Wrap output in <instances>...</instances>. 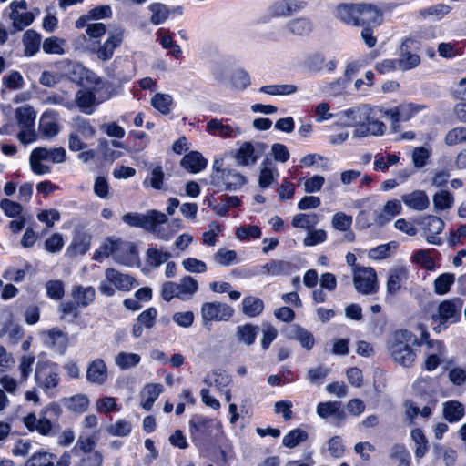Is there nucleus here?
Masks as SVG:
<instances>
[{
  "mask_svg": "<svg viewBox=\"0 0 466 466\" xmlns=\"http://www.w3.org/2000/svg\"><path fill=\"white\" fill-rule=\"evenodd\" d=\"M337 17L352 26H380L383 22L382 10L373 4L342 3L337 6Z\"/></svg>",
  "mask_w": 466,
  "mask_h": 466,
  "instance_id": "obj_1",
  "label": "nucleus"
},
{
  "mask_svg": "<svg viewBox=\"0 0 466 466\" xmlns=\"http://www.w3.org/2000/svg\"><path fill=\"white\" fill-rule=\"evenodd\" d=\"M415 334L408 329L395 330L388 341V351L390 358L398 364L410 368L416 360L413 345H420Z\"/></svg>",
  "mask_w": 466,
  "mask_h": 466,
  "instance_id": "obj_2",
  "label": "nucleus"
},
{
  "mask_svg": "<svg viewBox=\"0 0 466 466\" xmlns=\"http://www.w3.org/2000/svg\"><path fill=\"white\" fill-rule=\"evenodd\" d=\"M122 220L130 227L151 232L161 239L168 240L173 236L172 232L161 227L167 222V216L156 209L148 210L146 214L128 212L122 217Z\"/></svg>",
  "mask_w": 466,
  "mask_h": 466,
  "instance_id": "obj_3",
  "label": "nucleus"
},
{
  "mask_svg": "<svg viewBox=\"0 0 466 466\" xmlns=\"http://www.w3.org/2000/svg\"><path fill=\"white\" fill-rule=\"evenodd\" d=\"M215 420L201 414H194L188 421L189 436L197 448L208 446L213 440Z\"/></svg>",
  "mask_w": 466,
  "mask_h": 466,
  "instance_id": "obj_4",
  "label": "nucleus"
},
{
  "mask_svg": "<svg viewBox=\"0 0 466 466\" xmlns=\"http://www.w3.org/2000/svg\"><path fill=\"white\" fill-rule=\"evenodd\" d=\"M463 300L461 298H453L445 299L438 305L437 313L432 316L434 321H438L439 325L434 327L435 331H440L441 325L455 324L461 319V309Z\"/></svg>",
  "mask_w": 466,
  "mask_h": 466,
  "instance_id": "obj_5",
  "label": "nucleus"
},
{
  "mask_svg": "<svg viewBox=\"0 0 466 466\" xmlns=\"http://www.w3.org/2000/svg\"><path fill=\"white\" fill-rule=\"evenodd\" d=\"M247 183V177L238 171L231 168L225 169L219 175H211V185L217 191H236Z\"/></svg>",
  "mask_w": 466,
  "mask_h": 466,
  "instance_id": "obj_6",
  "label": "nucleus"
},
{
  "mask_svg": "<svg viewBox=\"0 0 466 466\" xmlns=\"http://www.w3.org/2000/svg\"><path fill=\"white\" fill-rule=\"evenodd\" d=\"M56 364L50 361H38L35 371V380L38 387L44 390L56 388L60 381Z\"/></svg>",
  "mask_w": 466,
  "mask_h": 466,
  "instance_id": "obj_7",
  "label": "nucleus"
},
{
  "mask_svg": "<svg viewBox=\"0 0 466 466\" xmlns=\"http://www.w3.org/2000/svg\"><path fill=\"white\" fill-rule=\"evenodd\" d=\"M234 314L231 306L218 301L205 302L201 306V316L204 325L212 321H228Z\"/></svg>",
  "mask_w": 466,
  "mask_h": 466,
  "instance_id": "obj_8",
  "label": "nucleus"
},
{
  "mask_svg": "<svg viewBox=\"0 0 466 466\" xmlns=\"http://www.w3.org/2000/svg\"><path fill=\"white\" fill-rule=\"evenodd\" d=\"M353 283L357 291L364 295L376 293L379 289L376 271L370 267L357 268L353 275Z\"/></svg>",
  "mask_w": 466,
  "mask_h": 466,
  "instance_id": "obj_9",
  "label": "nucleus"
},
{
  "mask_svg": "<svg viewBox=\"0 0 466 466\" xmlns=\"http://www.w3.org/2000/svg\"><path fill=\"white\" fill-rule=\"evenodd\" d=\"M106 76L120 85L127 83L135 76L134 66L127 57L117 56L106 68Z\"/></svg>",
  "mask_w": 466,
  "mask_h": 466,
  "instance_id": "obj_10",
  "label": "nucleus"
},
{
  "mask_svg": "<svg viewBox=\"0 0 466 466\" xmlns=\"http://www.w3.org/2000/svg\"><path fill=\"white\" fill-rule=\"evenodd\" d=\"M123 41L124 30L117 28L109 35L102 45L97 41L98 46L96 48L93 46L91 51L96 55L99 60L108 61L113 57L115 50L122 45Z\"/></svg>",
  "mask_w": 466,
  "mask_h": 466,
  "instance_id": "obj_11",
  "label": "nucleus"
},
{
  "mask_svg": "<svg viewBox=\"0 0 466 466\" xmlns=\"http://www.w3.org/2000/svg\"><path fill=\"white\" fill-rule=\"evenodd\" d=\"M346 115L352 120H357V118H359V122L365 120L367 125H369L370 135L382 136L386 131V125L382 121L377 120L371 116L370 108H350L346 110Z\"/></svg>",
  "mask_w": 466,
  "mask_h": 466,
  "instance_id": "obj_12",
  "label": "nucleus"
},
{
  "mask_svg": "<svg viewBox=\"0 0 466 466\" xmlns=\"http://www.w3.org/2000/svg\"><path fill=\"white\" fill-rule=\"evenodd\" d=\"M257 147L258 150L251 142H244L235 154L238 164L243 167L254 165L262 156L267 145L257 143Z\"/></svg>",
  "mask_w": 466,
  "mask_h": 466,
  "instance_id": "obj_13",
  "label": "nucleus"
},
{
  "mask_svg": "<svg viewBox=\"0 0 466 466\" xmlns=\"http://www.w3.org/2000/svg\"><path fill=\"white\" fill-rule=\"evenodd\" d=\"M10 7L12 9V12L10 13V19L13 21L12 25L15 31H22L34 22L35 16L31 12H18V9H27V3L25 0L13 1L10 4Z\"/></svg>",
  "mask_w": 466,
  "mask_h": 466,
  "instance_id": "obj_14",
  "label": "nucleus"
},
{
  "mask_svg": "<svg viewBox=\"0 0 466 466\" xmlns=\"http://www.w3.org/2000/svg\"><path fill=\"white\" fill-rule=\"evenodd\" d=\"M445 143L448 146H454L466 141V127H457L451 129L445 136ZM456 166L459 168H466V148L461 151L456 157Z\"/></svg>",
  "mask_w": 466,
  "mask_h": 466,
  "instance_id": "obj_15",
  "label": "nucleus"
},
{
  "mask_svg": "<svg viewBox=\"0 0 466 466\" xmlns=\"http://www.w3.org/2000/svg\"><path fill=\"white\" fill-rule=\"evenodd\" d=\"M46 334V343L60 355H64L69 345V338L66 332L62 331L58 327H54L45 332Z\"/></svg>",
  "mask_w": 466,
  "mask_h": 466,
  "instance_id": "obj_16",
  "label": "nucleus"
},
{
  "mask_svg": "<svg viewBox=\"0 0 466 466\" xmlns=\"http://www.w3.org/2000/svg\"><path fill=\"white\" fill-rule=\"evenodd\" d=\"M23 423L30 432L37 431L42 436H49L53 429V424L46 416L40 415V418L37 420L34 412L25 416Z\"/></svg>",
  "mask_w": 466,
  "mask_h": 466,
  "instance_id": "obj_17",
  "label": "nucleus"
},
{
  "mask_svg": "<svg viewBox=\"0 0 466 466\" xmlns=\"http://www.w3.org/2000/svg\"><path fill=\"white\" fill-rule=\"evenodd\" d=\"M208 160L198 151H190L180 160V167L191 174L201 172L207 167Z\"/></svg>",
  "mask_w": 466,
  "mask_h": 466,
  "instance_id": "obj_18",
  "label": "nucleus"
},
{
  "mask_svg": "<svg viewBox=\"0 0 466 466\" xmlns=\"http://www.w3.org/2000/svg\"><path fill=\"white\" fill-rule=\"evenodd\" d=\"M113 147H123V143L117 140L108 141L106 138H99L96 153L100 155V159L104 162L113 163L122 157V152L114 150Z\"/></svg>",
  "mask_w": 466,
  "mask_h": 466,
  "instance_id": "obj_19",
  "label": "nucleus"
},
{
  "mask_svg": "<svg viewBox=\"0 0 466 466\" xmlns=\"http://www.w3.org/2000/svg\"><path fill=\"white\" fill-rule=\"evenodd\" d=\"M86 380L90 383L102 385L107 380V368L102 359L92 360L86 370Z\"/></svg>",
  "mask_w": 466,
  "mask_h": 466,
  "instance_id": "obj_20",
  "label": "nucleus"
},
{
  "mask_svg": "<svg viewBox=\"0 0 466 466\" xmlns=\"http://www.w3.org/2000/svg\"><path fill=\"white\" fill-rule=\"evenodd\" d=\"M76 104L79 110L86 115H91L96 110V97L92 89H80L76 95Z\"/></svg>",
  "mask_w": 466,
  "mask_h": 466,
  "instance_id": "obj_21",
  "label": "nucleus"
},
{
  "mask_svg": "<svg viewBox=\"0 0 466 466\" xmlns=\"http://www.w3.org/2000/svg\"><path fill=\"white\" fill-rule=\"evenodd\" d=\"M408 279V270L404 267H397L390 270L387 279V294L395 295L401 289L402 283Z\"/></svg>",
  "mask_w": 466,
  "mask_h": 466,
  "instance_id": "obj_22",
  "label": "nucleus"
},
{
  "mask_svg": "<svg viewBox=\"0 0 466 466\" xmlns=\"http://www.w3.org/2000/svg\"><path fill=\"white\" fill-rule=\"evenodd\" d=\"M317 414L322 419L332 416L339 421L346 419V413L339 401L319 402L317 405Z\"/></svg>",
  "mask_w": 466,
  "mask_h": 466,
  "instance_id": "obj_23",
  "label": "nucleus"
},
{
  "mask_svg": "<svg viewBox=\"0 0 466 466\" xmlns=\"http://www.w3.org/2000/svg\"><path fill=\"white\" fill-rule=\"evenodd\" d=\"M61 402L66 410L77 415L86 412L90 404L88 397L81 393L65 397L61 399Z\"/></svg>",
  "mask_w": 466,
  "mask_h": 466,
  "instance_id": "obj_24",
  "label": "nucleus"
},
{
  "mask_svg": "<svg viewBox=\"0 0 466 466\" xmlns=\"http://www.w3.org/2000/svg\"><path fill=\"white\" fill-rule=\"evenodd\" d=\"M163 390V385L160 383L146 384L141 391V397L143 399L141 407L147 411L150 410Z\"/></svg>",
  "mask_w": 466,
  "mask_h": 466,
  "instance_id": "obj_25",
  "label": "nucleus"
},
{
  "mask_svg": "<svg viewBox=\"0 0 466 466\" xmlns=\"http://www.w3.org/2000/svg\"><path fill=\"white\" fill-rule=\"evenodd\" d=\"M306 66L310 71L319 72L326 68L328 72H333L337 67L335 59L325 63V57L320 53H314L306 58Z\"/></svg>",
  "mask_w": 466,
  "mask_h": 466,
  "instance_id": "obj_26",
  "label": "nucleus"
},
{
  "mask_svg": "<svg viewBox=\"0 0 466 466\" xmlns=\"http://www.w3.org/2000/svg\"><path fill=\"white\" fill-rule=\"evenodd\" d=\"M464 415L465 408L461 402L451 400L443 403V417L448 422H458Z\"/></svg>",
  "mask_w": 466,
  "mask_h": 466,
  "instance_id": "obj_27",
  "label": "nucleus"
},
{
  "mask_svg": "<svg viewBox=\"0 0 466 466\" xmlns=\"http://www.w3.org/2000/svg\"><path fill=\"white\" fill-rule=\"evenodd\" d=\"M401 199L407 207L419 211L426 209L430 204L427 194L421 190L405 194Z\"/></svg>",
  "mask_w": 466,
  "mask_h": 466,
  "instance_id": "obj_28",
  "label": "nucleus"
},
{
  "mask_svg": "<svg viewBox=\"0 0 466 466\" xmlns=\"http://www.w3.org/2000/svg\"><path fill=\"white\" fill-rule=\"evenodd\" d=\"M91 236L85 232L77 233L67 248V251L73 255H85L90 248Z\"/></svg>",
  "mask_w": 466,
  "mask_h": 466,
  "instance_id": "obj_29",
  "label": "nucleus"
},
{
  "mask_svg": "<svg viewBox=\"0 0 466 466\" xmlns=\"http://www.w3.org/2000/svg\"><path fill=\"white\" fill-rule=\"evenodd\" d=\"M107 280L114 283L119 290H130L135 281L134 278L129 275L122 274L115 268H107L106 270Z\"/></svg>",
  "mask_w": 466,
  "mask_h": 466,
  "instance_id": "obj_30",
  "label": "nucleus"
},
{
  "mask_svg": "<svg viewBox=\"0 0 466 466\" xmlns=\"http://www.w3.org/2000/svg\"><path fill=\"white\" fill-rule=\"evenodd\" d=\"M258 332L259 327L258 325L246 323L237 327L236 337L239 342L246 346H251L255 343Z\"/></svg>",
  "mask_w": 466,
  "mask_h": 466,
  "instance_id": "obj_31",
  "label": "nucleus"
},
{
  "mask_svg": "<svg viewBox=\"0 0 466 466\" xmlns=\"http://www.w3.org/2000/svg\"><path fill=\"white\" fill-rule=\"evenodd\" d=\"M23 44L25 46L24 54L25 56H35L40 49L41 35L35 30L28 29L24 33Z\"/></svg>",
  "mask_w": 466,
  "mask_h": 466,
  "instance_id": "obj_32",
  "label": "nucleus"
},
{
  "mask_svg": "<svg viewBox=\"0 0 466 466\" xmlns=\"http://www.w3.org/2000/svg\"><path fill=\"white\" fill-rule=\"evenodd\" d=\"M72 295L75 301L80 305V308H86L96 299V290L92 286L82 287L80 285L74 287Z\"/></svg>",
  "mask_w": 466,
  "mask_h": 466,
  "instance_id": "obj_33",
  "label": "nucleus"
},
{
  "mask_svg": "<svg viewBox=\"0 0 466 466\" xmlns=\"http://www.w3.org/2000/svg\"><path fill=\"white\" fill-rule=\"evenodd\" d=\"M262 268L264 273L271 276L289 275L293 269V264L285 260L271 259Z\"/></svg>",
  "mask_w": 466,
  "mask_h": 466,
  "instance_id": "obj_34",
  "label": "nucleus"
},
{
  "mask_svg": "<svg viewBox=\"0 0 466 466\" xmlns=\"http://www.w3.org/2000/svg\"><path fill=\"white\" fill-rule=\"evenodd\" d=\"M411 438L415 442L414 455L417 460L423 458L429 451V441L420 428H415L410 432Z\"/></svg>",
  "mask_w": 466,
  "mask_h": 466,
  "instance_id": "obj_35",
  "label": "nucleus"
},
{
  "mask_svg": "<svg viewBox=\"0 0 466 466\" xmlns=\"http://www.w3.org/2000/svg\"><path fill=\"white\" fill-rule=\"evenodd\" d=\"M148 10L151 12L149 21L154 25L164 24L169 17V7L163 3H151Z\"/></svg>",
  "mask_w": 466,
  "mask_h": 466,
  "instance_id": "obj_36",
  "label": "nucleus"
},
{
  "mask_svg": "<svg viewBox=\"0 0 466 466\" xmlns=\"http://www.w3.org/2000/svg\"><path fill=\"white\" fill-rule=\"evenodd\" d=\"M56 454L43 449L34 452L24 466H54Z\"/></svg>",
  "mask_w": 466,
  "mask_h": 466,
  "instance_id": "obj_37",
  "label": "nucleus"
},
{
  "mask_svg": "<svg viewBox=\"0 0 466 466\" xmlns=\"http://www.w3.org/2000/svg\"><path fill=\"white\" fill-rule=\"evenodd\" d=\"M264 309L263 300L259 298L248 296L242 300V312L249 317L258 316Z\"/></svg>",
  "mask_w": 466,
  "mask_h": 466,
  "instance_id": "obj_38",
  "label": "nucleus"
},
{
  "mask_svg": "<svg viewBox=\"0 0 466 466\" xmlns=\"http://www.w3.org/2000/svg\"><path fill=\"white\" fill-rule=\"evenodd\" d=\"M15 117L18 125L22 128L34 127L36 113L34 108L30 106H25L16 108Z\"/></svg>",
  "mask_w": 466,
  "mask_h": 466,
  "instance_id": "obj_39",
  "label": "nucleus"
},
{
  "mask_svg": "<svg viewBox=\"0 0 466 466\" xmlns=\"http://www.w3.org/2000/svg\"><path fill=\"white\" fill-rule=\"evenodd\" d=\"M455 282V274L445 272L439 275L433 283L434 292L437 295H445L450 292L452 285Z\"/></svg>",
  "mask_w": 466,
  "mask_h": 466,
  "instance_id": "obj_40",
  "label": "nucleus"
},
{
  "mask_svg": "<svg viewBox=\"0 0 466 466\" xmlns=\"http://www.w3.org/2000/svg\"><path fill=\"white\" fill-rule=\"evenodd\" d=\"M207 131L215 136H219L223 138L233 137V128L229 125H224L220 120L217 118L210 119L207 123Z\"/></svg>",
  "mask_w": 466,
  "mask_h": 466,
  "instance_id": "obj_41",
  "label": "nucleus"
},
{
  "mask_svg": "<svg viewBox=\"0 0 466 466\" xmlns=\"http://www.w3.org/2000/svg\"><path fill=\"white\" fill-rule=\"evenodd\" d=\"M309 438V434L306 431L296 428L289 431L282 440L283 446L292 449L298 446L300 442L306 441Z\"/></svg>",
  "mask_w": 466,
  "mask_h": 466,
  "instance_id": "obj_42",
  "label": "nucleus"
},
{
  "mask_svg": "<svg viewBox=\"0 0 466 466\" xmlns=\"http://www.w3.org/2000/svg\"><path fill=\"white\" fill-rule=\"evenodd\" d=\"M424 106L415 104H409L406 107H396L391 110V117L394 121H407L410 120L415 114L421 110Z\"/></svg>",
  "mask_w": 466,
  "mask_h": 466,
  "instance_id": "obj_43",
  "label": "nucleus"
},
{
  "mask_svg": "<svg viewBox=\"0 0 466 466\" xmlns=\"http://www.w3.org/2000/svg\"><path fill=\"white\" fill-rule=\"evenodd\" d=\"M289 30L297 35H308L312 31V23L308 18H296L287 25Z\"/></svg>",
  "mask_w": 466,
  "mask_h": 466,
  "instance_id": "obj_44",
  "label": "nucleus"
},
{
  "mask_svg": "<svg viewBox=\"0 0 466 466\" xmlns=\"http://www.w3.org/2000/svg\"><path fill=\"white\" fill-rule=\"evenodd\" d=\"M319 222L317 214L299 213L293 217L291 225L297 228L310 229L314 228Z\"/></svg>",
  "mask_w": 466,
  "mask_h": 466,
  "instance_id": "obj_45",
  "label": "nucleus"
},
{
  "mask_svg": "<svg viewBox=\"0 0 466 466\" xmlns=\"http://www.w3.org/2000/svg\"><path fill=\"white\" fill-rule=\"evenodd\" d=\"M420 225L428 233L440 234L443 230L445 223L440 217L428 215L422 218Z\"/></svg>",
  "mask_w": 466,
  "mask_h": 466,
  "instance_id": "obj_46",
  "label": "nucleus"
},
{
  "mask_svg": "<svg viewBox=\"0 0 466 466\" xmlns=\"http://www.w3.org/2000/svg\"><path fill=\"white\" fill-rule=\"evenodd\" d=\"M261 228L257 225L240 226L236 229V237L241 241L260 238Z\"/></svg>",
  "mask_w": 466,
  "mask_h": 466,
  "instance_id": "obj_47",
  "label": "nucleus"
},
{
  "mask_svg": "<svg viewBox=\"0 0 466 466\" xmlns=\"http://www.w3.org/2000/svg\"><path fill=\"white\" fill-rule=\"evenodd\" d=\"M171 104L172 97L167 94L157 93L153 96L151 100L152 106L163 115H167L170 113Z\"/></svg>",
  "mask_w": 466,
  "mask_h": 466,
  "instance_id": "obj_48",
  "label": "nucleus"
},
{
  "mask_svg": "<svg viewBox=\"0 0 466 466\" xmlns=\"http://www.w3.org/2000/svg\"><path fill=\"white\" fill-rule=\"evenodd\" d=\"M141 357L137 353L120 352L116 357V363L121 370H127L137 366Z\"/></svg>",
  "mask_w": 466,
  "mask_h": 466,
  "instance_id": "obj_49",
  "label": "nucleus"
},
{
  "mask_svg": "<svg viewBox=\"0 0 466 466\" xmlns=\"http://www.w3.org/2000/svg\"><path fill=\"white\" fill-rule=\"evenodd\" d=\"M412 260L414 263L425 268L426 270L433 271L436 268L435 260L429 255L426 250L420 249L415 251L412 255Z\"/></svg>",
  "mask_w": 466,
  "mask_h": 466,
  "instance_id": "obj_50",
  "label": "nucleus"
},
{
  "mask_svg": "<svg viewBox=\"0 0 466 466\" xmlns=\"http://www.w3.org/2000/svg\"><path fill=\"white\" fill-rule=\"evenodd\" d=\"M0 208H2L4 214L7 218H11L22 216V212L24 210V208L20 203L8 198H3L0 201Z\"/></svg>",
  "mask_w": 466,
  "mask_h": 466,
  "instance_id": "obj_51",
  "label": "nucleus"
},
{
  "mask_svg": "<svg viewBox=\"0 0 466 466\" xmlns=\"http://www.w3.org/2000/svg\"><path fill=\"white\" fill-rule=\"evenodd\" d=\"M454 202L453 195L448 190H441L433 196V204L435 208L444 210L451 208Z\"/></svg>",
  "mask_w": 466,
  "mask_h": 466,
  "instance_id": "obj_52",
  "label": "nucleus"
},
{
  "mask_svg": "<svg viewBox=\"0 0 466 466\" xmlns=\"http://www.w3.org/2000/svg\"><path fill=\"white\" fill-rule=\"evenodd\" d=\"M46 296L54 300H60L65 295V286L62 280H48L46 283Z\"/></svg>",
  "mask_w": 466,
  "mask_h": 466,
  "instance_id": "obj_53",
  "label": "nucleus"
},
{
  "mask_svg": "<svg viewBox=\"0 0 466 466\" xmlns=\"http://www.w3.org/2000/svg\"><path fill=\"white\" fill-rule=\"evenodd\" d=\"M262 164L264 167L260 169L258 185L261 188H267L274 181L273 169L268 167V165L271 164L268 157L263 160Z\"/></svg>",
  "mask_w": 466,
  "mask_h": 466,
  "instance_id": "obj_54",
  "label": "nucleus"
},
{
  "mask_svg": "<svg viewBox=\"0 0 466 466\" xmlns=\"http://www.w3.org/2000/svg\"><path fill=\"white\" fill-rule=\"evenodd\" d=\"M352 217L344 212H337L332 217V226L336 230L346 232L352 225Z\"/></svg>",
  "mask_w": 466,
  "mask_h": 466,
  "instance_id": "obj_55",
  "label": "nucleus"
},
{
  "mask_svg": "<svg viewBox=\"0 0 466 466\" xmlns=\"http://www.w3.org/2000/svg\"><path fill=\"white\" fill-rule=\"evenodd\" d=\"M132 425L126 420H117L115 424L107 428V432L112 436L125 437L130 434Z\"/></svg>",
  "mask_w": 466,
  "mask_h": 466,
  "instance_id": "obj_56",
  "label": "nucleus"
},
{
  "mask_svg": "<svg viewBox=\"0 0 466 466\" xmlns=\"http://www.w3.org/2000/svg\"><path fill=\"white\" fill-rule=\"evenodd\" d=\"M232 86L238 90L246 89L251 83L248 73L243 69L235 71L230 78Z\"/></svg>",
  "mask_w": 466,
  "mask_h": 466,
  "instance_id": "obj_57",
  "label": "nucleus"
},
{
  "mask_svg": "<svg viewBox=\"0 0 466 466\" xmlns=\"http://www.w3.org/2000/svg\"><path fill=\"white\" fill-rule=\"evenodd\" d=\"M296 339L299 341L300 345L308 350H310L315 345V339L313 334L302 328L299 325L296 326Z\"/></svg>",
  "mask_w": 466,
  "mask_h": 466,
  "instance_id": "obj_58",
  "label": "nucleus"
},
{
  "mask_svg": "<svg viewBox=\"0 0 466 466\" xmlns=\"http://www.w3.org/2000/svg\"><path fill=\"white\" fill-rule=\"evenodd\" d=\"M390 457L399 461L397 466H410L411 464L410 453L404 445H395Z\"/></svg>",
  "mask_w": 466,
  "mask_h": 466,
  "instance_id": "obj_59",
  "label": "nucleus"
},
{
  "mask_svg": "<svg viewBox=\"0 0 466 466\" xmlns=\"http://www.w3.org/2000/svg\"><path fill=\"white\" fill-rule=\"evenodd\" d=\"M78 308H80V305L76 301L69 300L61 302L59 305L60 319H65L68 315H71L73 320L77 319L80 317Z\"/></svg>",
  "mask_w": 466,
  "mask_h": 466,
  "instance_id": "obj_60",
  "label": "nucleus"
},
{
  "mask_svg": "<svg viewBox=\"0 0 466 466\" xmlns=\"http://www.w3.org/2000/svg\"><path fill=\"white\" fill-rule=\"evenodd\" d=\"M157 310L154 307H150L142 311L137 318V320L141 323L146 329H152L155 326Z\"/></svg>",
  "mask_w": 466,
  "mask_h": 466,
  "instance_id": "obj_61",
  "label": "nucleus"
},
{
  "mask_svg": "<svg viewBox=\"0 0 466 466\" xmlns=\"http://www.w3.org/2000/svg\"><path fill=\"white\" fill-rule=\"evenodd\" d=\"M177 294L193 295L198 289V281L191 276H185L181 279V283L177 284Z\"/></svg>",
  "mask_w": 466,
  "mask_h": 466,
  "instance_id": "obj_62",
  "label": "nucleus"
},
{
  "mask_svg": "<svg viewBox=\"0 0 466 466\" xmlns=\"http://www.w3.org/2000/svg\"><path fill=\"white\" fill-rule=\"evenodd\" d=\"M220 265L229 266L237 261V252L232 249L219 248L214 255Z\"/></svg>",
  "mask_w": 466,
  "mask_h": 466,
  "instance_id": "obj_63",
  "label": "nucleus"
},
{
  "mask_svg": "<svg viewBox=\"0 0 466 466\" xmlns=\"http://www.w3.org/2000/svg\"><path fill=\"white\" fill-rule=\"evenodd\" d=\"M3 84L9 89L16 90L23 86L24 79L20 72L14 70L3 77Z\"/></svg>",
  "mask_w": 466,
  "mask_h": 466,
  "instance_id": "obj_64",
  "label": "nucleus"
}]
</instances>
